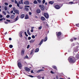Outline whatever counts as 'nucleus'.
I'll return each instance as SVG.
<instances>
[{"instance_id": "f257e3e1", "label": "nucleus", "mask_w": 79, "mask_h": 79, "mask_svg": "<svg viewBox=\"0 0 79 79\" xmlns=\"http://www.w3.org/2000/svg\"><path fill=\"white\" fill-rule=\"evenodd\" d=\"M69 63H74L75 61V58L73 56L70 57L69 58Z\"/></svg>"}, {"instance_id": "f03ea898", "label": "nucleus", "mask_w": 79, "mask_h": 79, "mask_svg": "<svg viewBox=\"0 0 79 79\" xmlns=\"http://www.w3.org/2000/svg\"><path fill=\"white\" fill-rule=\"evenodd\" d=\"M39 7L40 8L42 11H44V10L45 9V7H44V6L40 5Z\"/></svg>"}, {"instance_id": "7ed1b4c3", "label": "nucleus", "mask_w": 79, "mask_h": 79, "mask_svg": "<svg viewBox=\"0 0 79 79\" xmlns=\"http://www.w3.org/2000/svg\"><path fill=\"white\" fill-rule=\"evenodd\" d=\"M27 71H28V72H29L31 71V69L29 68L25 67L24 68Z\"/></svg>"}, {"instance_id": "20e7f679", "label": "nucleus", "mask_w": 79, "mask_h": 79, "mask_svg": "<svg viewBox=\"0 0 79 79\" xmlns=\"http://www.w3.org/2000/svg\"><path fill=\"white\" fill-rule=\"evenodd\" d=\"M23 33H24V31H20L19 33V34L20 35V37H23V35L22 34H23Z\"/></svg>"}, {"instance_id": "39448f33", "label": "nucleus", "mask_w": 79, "mask_h": 79, "mask_svg": "<svg viewBox=\"0 0 79 79\" xmlns=\"http://www.w3.org/2000/svg\"><path fill=\"white\" fill-rule=\"evenodd\" d=\"M44 15L45 17L46 18H48V15L46 13H44Z\"/></svg>"}, {"instance_id": "423d86ee", "label": "nucleus", "mask_w": 79, "mask_h": 79, "mask_svg": "<svg viewBox=\"0 0 79 79\" xmlns=\"http://www.w3.org/2000/svg\"><path fill=\"white\" fill-rule=\"evenodd\" d=\"M36 12L37 13H40V12H41V10L40 9H37L36 10Z\"/></svg>"}, {"instance_id": "0eeeda50", "label": "nucleus", "mask_w": 79, "mask_h": 79, "mask_svg": "<svg viewBox=\"0 0 79 79\" xmlns=\"http://www.w3.org/2000/svg\"><path fill=\"white\" fill-rule=\"evenodd\" d=\"M24 4L25 5H29V2L28 1H27L24 2Z\"/></svg>"}, {"instance_id": "6e6552de", "label": "nucleus", "mask_w": 79, "mask_h": 79, "mask_svg": "<svg viewBox=\"0 0 79 79\" xmlns=\"http://www.w3.org/2000/svg\"><path fill=\"white\" fill-rule=\"evenodd\" d=\"M25 8L26 10H27V11H28V10H29V9L27 8L30 7V6L26 5L25 6Z\"/></svg>"}, {"instance_id": "1a4fd4ad", "label": "nucleus", "mask_w": 79, "mask_h": 79, "mask_svg": "<svg viewBox=\"0 0 79 79\" xmlns=\"http://www.w3.org/2000/svg\"><path fill=\"white\" fill-rule=\"evenodd\" d=\"M18 66L19 68H21V66H22L21 64L20 63H18Z\"/></svg>"}, {"instance_id": "9d476101", "label": "nucleus", "mask_w": 79, "mask_h": 79, "mask_svg": "<svg viewBox=\"0 0 79 79\" xmlns=\"http://www.w3.org/2000/svg\"><path fill=\"white\" fill-rule=\"evenodd\" d=\"M43 42H44V39H43L41 40V41H40V43L39 44V45H41V44H42Z\"/></svg>"}, {"instance_id": "9b49d317", "label": "nucleus", "mask_w": 79, "mask_h": 79, "mask_svg": "<svg viewBox=\"0 0 79 79\" xmlns=\"http://www.w3.org/2000/svg\"><path fill=\"white\" fill-rule=\"evenodd\" d=\"M24 14H22L20 16V18L21 19H23V18H24Z\"/></svg>"}, {"instance_id": "f8f14e48", "label": "nucleus", "mask_w": 79, "mask_h": 79, "mask_svg": "<svg viewBox=\"0 0 79 79\" xmlns=\"http://www.w3.org/2000/svg\"><path fill=\"white\" fill-rule=\"evenodd\" d=\"M14 12H15V13H17L18 15H19V11L18 10H15Z\"/></svg>"}, {"instance_id": "ddd939ff", "label": "nucleus", "mask_w": 79, "mask_h": 79, "mask_svg": "<svg viewBox=\"0 0 79 79\" xmlns=\"http://www.w3.org/2000/svg\"><path fill=\"white\" fill-rule=\"evenodd\" d=\"M56 34L57 35V36L58 37H58H59V36H60V35H61V32H59L57 33V32L56 33Z\"/></svg>"}, {"instance_id": "4468645a", "label": "nucleus", "mask_w": 79, "mask_h": 79, "mask_svg": "<svg viewBox=\"0 0 79 79\" xmlns=\"http://www.w3.org/2000/svg\"><path fill=\"white\" fill-rule=\"evenodd\" d=\"M24 50H22L21 52V55H24Z\"/></svg>"}, {"instance_id": "2eb2a0df", "label": "nucleus", "mask_w": 79, "mask_h": 79, "mask_svg": "<svg viewBox=\"0 0 79 79\" xmlns=\"http://www.w3.org/2000/svg\"><path fill=\"white\" fill-rule=\"evenodd\" d=\"M55 8L56 9H60V6H59L58 5H56L55 6Z\"/></svg>"}, {"instance_id": "dca6fc26", "label": "nucleus", "mask_w": 79, "mask_h": 79, "mask_svg": "<svg viewBox=\"0 0 79 79\" xmlns=\"http://www.w3.org/2000/svg\"><path fill=\"white\" fill-rule=\"evenodd\" d=\"M25 19H29V16H28V15H25Z\"/></svg>"}, {"instance_id": "f3484780", "label": "nucleus", "mask_w": 79, "mask_h": 79, "mask_svg": "<svg viewBox=\"0 0 79 79\" xmlns=\"http://www.w3.org/2000/svg\"><path fill=\"white\" fill-rule=\"evenodd\" d=\"M49 4H51V5H52V4H53V3H54V2H53V1H50L49 2Z\"/></svg>"}, {"instance_id": "a211bd4d", "label": "nucleus", "mask_w": 79, "mask_h": 79, "mask_svg": "<svg viewBox=\"0 0 79 79\" xmlns=\"http://www.w3.org/2000/svg\"><path fill=\"white\" fill-rule=\"evenodd\" d=\"M35 41V40H31L30 41V43H33Z\"/></svg>"}, {"instance_id": "6ab92c4d", "label": "nucleus", "mask_w": 79, "mask_h": 79, "mask_svg": "<svg viewBox=\"0 0 79 79\" xmlns=\"http://www.w3.org/2000/svg\"><path fill=\"white\" fill-rule=\"evenodd\" d=\"M41 19L42 21H44L45 20V17H41Z\"/></svg>"}, {"instance_id": "aec40b11", "label": "nucleus", "mask_w": 79, "mask_h": 79, "mask_svg": "<svg viewBox=\"0 0 79 79\" xmlns=\"http://www.w3.org/2000/svg\"><path fill=\"white\" fill-rule=\"evenodd\" d=\"M27 33L28 35H31V33H30V32H29V29L27 30Z\"/></svg>"}, {"instance_id": "412c9836", "label": "nucleus", "mask_w": 79, "mask_h": 79, "mask_svg": "<svg viewBox=\"0 0 79 79\" xmlns=\"http://www.w3.org/2000/svg\"><path fill=\"white\" fill-rule=\"evenodd\" d=\"M39 48H37L36 49H35V52H39Z\"/></svg>"}, {"instance_id": "4be33fe9", "label": "nucleus", "mask_w": 79, "mask_h": 79, "mask_svg": "<svg viewBox=\"0 0 79 79\" xmlns=\"http://www.w3.org/2000/svg\"><path fill=\"white\" fill-rule=\"evenodd\" d=\"M15 18V15H12L11 16H10V18L11 19H13Z\"/></svg>"}, {"instance_id": "5701e85b", "label": "nucleus", "mask_w": 79, "mask_h": 79, "mask_svg": "<svg viewBox=\"0 0 79 79\" xmlns=\"http://www.w3.org/2000/svg\"><path fill=\"white\" fill-rule=\"evenodd\" d=\"M17 6H18V7H19V8H20V9H22V8H23V7H19V3H17Z\"/></svg>"}, {"instance_id": "b1692460", "label": "nucleus", "mask_w": 79, "mask_h": 79, "mask_svg": "<svg viewBox=\"0 0 79 79\" xmlns=\"http://www.w3.org/2000/svg\"><path fill=\"white\" fill-rule=\"evenodd\" d=\"M47 40V37H46L44 40V42H46Z\"/></svg>"}, {"instance_id": "393cba45", "label": "nucleus", "mask_w": 79, "mask_h": 79, "mask_svg": "<svg viewBox=\"0 0 79 79\" xmlns=\"http://www.w3.org/2000/svg\"><path fill=\"white\" fill-rule=\"evenodd\" d=\"M34 49H33L31 50V55H32L33 54V53H34Z\"/></svg>"}, {"instance_id": "a878e982", "label": "nucleus", "mask_w": 79, "mask_h": 79, "mask_svg": "<svg viewBox=\"0 0 79 79\" xmlns=\"http://www.w3.org/2000/svg\"><path fill=\"white\" fill-rule=\"evenodd\" d=\"M33 3L34 4H37V2L36 0L34 1Z\"/></svg>"}, {"instance_id": "bb28decb", "label": "nucleus", "mask_w": 79, "mask_h": 79, "mask_svg": "<svg viewBox=\"0 0 79 79\" xmlns=\"http://www.w3.org/2000/svg\"><path fill=\"white\" fill-rule=\"evenodd\" d=\"M44 70L43 69L39 70L37 72V73H39V72H41V71H42Z\"/></svg>"}, {"instance_id": "cd10ccee", "label": "nucleus", "mask_w": 79, "mask_h": 79, "mask_svg": "<svg viewBox=\"0 0 79 79\" xmlns=\"http://www.w3.org/2000/svg\"><path fill=\"white\" fill-rule=\"evenodd\" d=\"M18 19V16H17L15 19V21H16Z\"/></svg>"}, {"instance_id": "c85d7f7f", "label": "nucleus", "mask_w": 79, "mask_h": 79, "mask_svg": "<svg viewBox=\"0 0 79 79\" xmlns=\"http://www.w3.org/2000/svg\"><path fill=\"white\" fill-rule=\"evenodd\" d=\"M52 68H54V69H57L56 67L54 66H52Z\"/></svg>"}, {"instance_id": "c756f323", "label": "nucleus", "mask_w": 79, "mask_h": 79, "mask_svg": "<svg viewBox=\"0 0 79 79\" xmlns=\"http://www.w3.org/2000/svg\"><path fill=\"white\" fill-rule=\"evenodd\" d=\"M24 33H25V35L27 37V36H28V35H27V33L26 32H25Z\"/></svg>"}, {"instance_id": "7c9ffc66", "label": "nucleus", "mask_w": 79, "mask_h": 79, "mask_svg": "<svg viewBox=\"0 0 79 79\" xmlns=\"http://www.w3.org/2000/svg\"><path fill=\"white\" fill-rule=\"evenodd\" d=\"M9 47L10 48H13V45H10Z\"/></svg>"}, {"instance_id": "2f4dec72", "label": "nucleus", "mask_w": 79, "mask_h": 79, "mask_svg": "<svg viewBox=\"0 0 79 79\" xmlns=\"http://www.w3.org/2000/svg\"><path fill=\"white\" fill-rule=\"evenodd\" d=\"M37 1L39 3H41V2H42L41 0H37Z\"/></svg>"}, {"instance_id": "473e14b6", "label": "nucleus", "mask_w": 79, "mask_h": 79, "mask_svg": "<svg viewBox=\"0 0 79 79\" xmlns=\"http://www.w3.org/2000/svg\"><path fill=\"white\" fill-rule=\"evenodd\" d=\"M41 76H38L37 78L38 79H41Z\"/></svg>"}, {"instance_id": "72a5a7b5", "label": "nucleus", "mask_w": 79, "mask_h": 79, "mask_svg": "<svg viewBox=\"0 0 79 79\" xmlns=\"http://www.w3.org/2000/svg\"><path fill=\"white\" fill-rule=\"evenodd\" d=\"M41 29H42V26H40L38 27V29H39V30H40Z\"/></svg>"}, {"instance_id": "f704fd0d", "label": "nucleus", "mask_w": 79, "mask_h": 79, "mask_svg": "<svg viewBox=\"0 0 79 79\" xmlns=\"http://www.w3.org/2000/svg\"><path fill=\"white\" fill-rule=\"evenodd\" d=\"M69 3L70 4H71V5H72V4H73V2H69Z\"/></svg>"}, {"instance_id": "c9c22d12", "label": "nucleus", "mask_w": 79, "mask_h": 79, "mask_svg": "<svg viewBox=\"0 0 79 79\" xmlns=\"http://www.w3.org/2000/svg\"><path fill=\"white\" fill-rule=\"evenodd\" d=\"M2 13L4 15H6V12H5V11H3L2 12Z\"/></svg>"}, {"instance_id": "e433bc0d", "label": "nucleus", "mask_w": 79, "mask_h": 79, "mask_svg": "<svg viewBox=\"0 0 79 79\" xmlns=\"http://www.w3.org/2000/svg\"><path fill=\"white\" fill-rule=\"evenodd\" d=\"M10 16L9 15H7L6 16V18H10Z\"/></svg>"}, {"instance_id": "4c0bfd02", "label": "nucleus", "mask_w": 79, "mask_h": 79, "mask_svg": "<svg viewBox=\"0 0 79 79\" xmlns=\"http://www.w3.org/2000/svg\"><path fill=\"white\" fill-rule=\"evenodd\" d=\"M76 26L79 27V23L78 24H76Z\"/></svg>"}, {"instance_id": "58836bf2", "label": "nucleus", "mask_w": 79, "mask_h": 79, "mask_svg": "<svg viewBox=\"0 0 79 79\" xmlns=\"http://www.w3.org/2000/svg\"><path fill=\"white\" fill-rule=\"evenodd\" d=\"M23 0H20V2L21 3H22V4H23Z\"/></svg>"}, {"instance_id": "ea45409f", "label": "nucleus", "mask_w": 79, "mask_h": 79, "mask_svg": "<svg viewBox=\"0 0 79 79\" xmlns=\"http://www.w3.org/2000/svg\"><path fill=\"white\" fill-rule=\"evenodd\" d=\"M32 39H35V36L32 35Z\"/></svg>"}, {"instance_id": "a19ab883", "label": "nucleus", "mask_w": 79, "mask_h": 79, "mask_svg": "<svg viewBox=\"0 0 79 79\" xmlns=\"http://www.w3.org/2000/svg\"><path fill=\"white\" fill-rule=\"evenodd\" d=\"M7 7L6 6L5 7V10H7Z\"/></svg>"}, {"instance_id": "79ce46f5", "label": "nucleus", "mask_w": 79, "mask_h": 79, "mask_svg": "<svg viewBox=\"0 0 79 79\" xmlns=\"http://www.w3.org/2000/svg\"><path fill=\"white\" fill-rule=\"evenodd\" d=\"M15 3L17 4L18 3V1H17L15 0Z\"/></svg>"}, {"instance_id": "37998d69", "label": "nucleus", "mask_w": 79, "mask_h": 79, "mask_svg": "<svg viewBox=\"0 0 79 79\" xmlns=\"http://www.w3.org/2000/svg\"><path fill=\"white\" fill-rule=\"evenodd\" d=\"M9 6L10 8H11V7H12V5H10Z\"/></svg>"}, {"instance_id": "c03bdc74", "label": "nucleus", "mask_w": 79, "mask_h": 79, "mask_svg": "<svg viewBox=\"0 0 79 79\" xmlns=\"http://www.w3.org/2000/svg\"><path fill=\"white\" fill-rule=\"evenodd\" d=\"M28 40H31V37H29L28 38Z\"/></svg>"}, {"instance_id": "a18cd8bd", "label": "nucleus", "mask_w": 79, "mask_h": 79, "mask_svg": "<svg viewBox=\"0 0 79 79\" xmlns=\"http://www.w3.org/2000/svg\"><path fill=\"white\" fill-rule=\"evenodd\" d=\"M45 0H43V3H45Z\"/></svg>"}, {"instance_id": "49530a36", "label": "nucleus", "mask_w": 79, "mask_h": 79, "mask_svg": "<svg viewBox=\"0 0 79 79\" xmlns=\"http://www.w3.org/2000/svg\"><path fill=\"white\" fill-rule=\"evenodd\" d=\"M30 46V45H28L27 47V48H29Z\"/></svg>"}, {"instance_id": "de8ad7c7", "label": "nucleus", "mask_w": 79, "mask_h": 79, "mask_svg": "<svg viewBox=\"0 0 79 79\" xmlns=\"http://www.w3.org/2000/svg\"><path fill=\"white\" fill-rule=\"evenodd\" d=\"M33 29H31V32H33Z\"/></svg>"}, {"instance_id": "09e8293b", "label": "nucleus", "mask_w": 79, "mask_h": 79, "mask_svg": "<svg viewBox=\"0 0 79 79\" xmlns=\"http://www.w3.org/2000/svg\"><path fill=\"white\" fill-rule=\"evenodd\" d=\"M6 21H7L8 22H10L11 21L10 20H8V19H7L6 20Z\"/></svg>"}, {"instance_id": "8fccbe9b", "label": "nucleus", "mask_w": 79, "mask_h": 79, "mask_svg": "<svg viewBox=\"0 0 79 79\" xmlns=\"http://www.w3.org/2000/svg\"><path fill=\"white\" fill-rule=\"evenodd\" d=\"M3 17V16H2V15H0V18H2Z\"/></svg>"}, {"instance_id": "3c124183", "label": "nucleus", "mask_w": 79, "mask_h": 79, "mask_svg": "<svg viewBox=\"0 0 79 79\" xmlns=\"http://www.w3.org/2000/svg\"><path fill=\"white\" fill-rule=\"evenodd\" d=\"M30 77H34V76H32V75H30L29 76Z\"/></svg>"}, {"instance_id": "603ef678", "label": "nucleus", "mask_w": 79, "mask_h": 79, "mask_svg": "<svg viewBox=\"0 0 79 79\" xmlns=\"http://www.w3.org/2000/svg\"><path fill=\"white\" fill-rule=\"evenodd\" d=\"M19 4L20 5H21V2L19 1Z\"/></svg>"}, {"instance_id": "864d4df0", "label": "nucleus", "mask_w": 79, "mask_h": 79, "mask_svg": "<svg viewBox=\"0 0 79 79\" xmlns=\"http://www.w3.org/2000/svg\"><path fill=\"white\" fill-rule=\"evenodd\" d=\"M5 4L6 5H8V3L6 2L5 3Z\"/></svg>"}, {"instance_id": "5fc2aeb1", "label": "nucleus", "mask_w": 79, "mask_h": 79, "mask_svg": "<svg viewBox=\"0 0 79 79\" xmlns=\"http://www.w3.org/2000/svg\"><path fill=\"white\" fill-rule=\"evenodd\" d=\"M29 15H31L32 14L31 13V12H29Z\"/></svg>"}, {"instance_id": "6e6d98bb", "label": "nucleus", "mask_w": 79, "mask_h": 79, "mask_svg": "<svg viewBox=\"0 0 79 79\" xmlns=\"http://www.w3.org/2000/svg\"><path fill=\"white\" fill-rule=\"evenodd\" d=\"M25 58H28V56L27 55V56H25Z\"/></svg>"}, {"instance_id": "4d7b16f0", "label": "nucleus", "mask_w": 79, "mask_h": 79, "mask_svg": "<svg viewBox=\"0 0 79 79\" xmlns=\"http://www.w3.org/2000/svg\"><path fill=\"white\" fill-rule=\"evenodd\" d=\"M70 41H71V42H73V39H71L70 40Z\"/></svg>"}, {"instance_id": "13d9d810", "label": "nucleus", "mask_w": 79, "mask_h": 79, "mask_svg": "<svg viewBox=\"0 0 79 79\" xmlns=\"http://www.w3.org/2000/svg\"><path fill=\"white\" fill-rule=\"evenodd\" d=\"M51 73H52V74H54V73L52 71H51Z\"/></svg>"}, {"instance_id": "bf43d9fd", "label": "nucleus", "mask_w": 79, "mask_h": 79, "mask_svg": "<svg viewBox=\"0 0 79 79\" xmlns=\"http://www.w3.org/2000/svg\"><path fill=\"white\" fill-rule=\"evenodd\" d=\"M9 39L10 40H11V38H10Z\"/></svg>"}, {"instance_id": "052dcab7", "label": "nucleus", "mask_w": 79, "mask_h": 79, "mask_svg": "<svg viewBox=\"0 0 79 79\" xmlns=\"http://www.w3.org/2000/svg\"><path fill=\"white\" fill-rule=\"evenodd\" d=\"M5 24H8V22H5Z\"/></svg>"}, {"instance_id": "680f3d73", "label": "nucleus", "mask_w": 79, "mask_h": 79, "mask_svg": "<svg viewBox=\"0 0 79 79\" xmlns=\"http://www.w3.org/2000/svg\"><path fill=\"white\" fill-rule=\"evenodd\" d=\"M34 27H31V29H34Z\"/></svg>"}, {"instance_id": "e2e57ef3", "label": "nucleus", "mask_w": 79, "mask_h": 79, "mask_svg": "<svg viewBox=\"0 0 79 79\" xmlns=\"http://www.w3.org/2000/svg\"><path fill=\"white\" fill-rule=\"evenodd\" d=\"M3 20V18H1L0 19V21H2Z\"/></svg>"}, {"instance_id": "0e129e2a", "label": "nucleus", "mask_w": 79, "mask_h": 79, "mask_svg": "<svg viewBox=\"0 0 79 79\" xmlns=\"http://www.w3.org/2000/svg\"><path fill=\"white\" fill-rule=\"evenodd\" d=\"M31 73H33L34 72H33V70H31Z\"/></svg>"}, {"instance_id": "69168bd1", "label": "nucleus", "mask_w": 79, "mask_h": 79, "mask_svg": "<svg viewBox=\"0 0 79 79\" xmlns=\"http://www.w3.org/2000/svg\"><path fill=\"white\" fill-rule=\"evenodd\" d=\"M56 79H58V76H56Z\"/></svg>"}, {"instance_id": "338daca9", "label": "nucleus", "mask_w": 79, "mask_h": 79, "mask_svg": "<svg viewBox=\"0 0 79 79\" xmlns=\"http://www.w3.org/2000/svg\"><path fill=\"white\" fill-rule=\"evenodd\" d=\"M13 13V10H12L11 12V13Z\"/></svg>"}, {"instance_id": "774afa93", "label": "nucleus", "mask_w": 79, "mask_h": 79, "mask_svg": "<svg viewBox=\"0 0 79 79\" xmlns=\"http://www.w3.org/2000/svg\"><path fill=\"white\" fill-rule=\"evenodd\" d=\"M60 79H64L62 78H60Z\"/></svg>"}]
</instances>
